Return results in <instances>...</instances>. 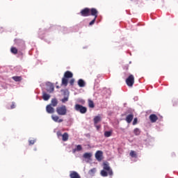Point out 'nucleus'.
Masks as SVG:
<instances>
[{"label": "nucleus", "mask_w": 178, "mask_h": 178, "mask_svg": "<svg viewBox=\"0 0 178 178\" xmlns=\"http://www.w3.org/2000/svg\"><path fill=\"white\" fill-rule=\"evenodd\" d=\"M101 120H102V119L101 118V116L99 115L95 116L93 119L94 124H98V123H99Z\"/></svg>", "instance_id": "14"}, {"label": "nucleus", "mask_w": 178, "mask_h": 178, "mask_svg": "<svg viewBox=\"0 0 178 178\" xmlns=\"http://www.w3.org/2000/svg\"><path fill=\"white\" fill-rule=\"evenodd\" d=\"M81 149H83V147H81V145H78L76 146V148L74 149L72 151H73V153L74 154V152H76V151H81Z\"/></svg>", "instance_id": "28"}, {"label": "nucleus", "mask_w": 178, "mask_h": 178, "mask_svg": "<svg viewBox=\"0 0 178 178\" xmlns=\"http://www.w3.org/2000/svg\"><path fill=\"white\" fill-rule=\"evenodd\" d=\"M46 111H47V113H55V108H54V107H52V106L51 104H48L46 106Z\"/></svg>", "instance_id": "8"}, {"label": "nucleus", "mask_w": 178, "mask_h": 178, "mask_svg": "<svg viewBox=\"0 0 178 178\" xmlns=\"http://www.w3.org/2000/svg\"><path fill=\"white\" fill-rule=\"evenodd\" d=\"M95 127H96L97 130H99L101 129V125H97V124H94Z\"/></svg>", "instance_id": "33"}, {"label": "nucleus", "mask_w": 178, "mask_h": 178, "mask_svg": "<svg viewBox=\"0 0 178 178\" xmlns=\"http://www.w3.org/2000/svg\"><path fill=\"white\" fill-rule=\"evenodd\" d=\"M101 175L103 177H106L108 176H113V171L109 166V164L107 163H104L103 164V170L101 171Z\"/></svg>", "instance_id": "1"}, {"label": "nucleus", "mask_w": 178, "mask_h": 178, "mask_svg": "<svg viewBox=\"0 0 178 178\" xmlns=\"http://www.w3.org/2000/svg\"><path fill=\"white\" fill-rule=\"evenodd\" d=\"M15 103L13 102L12 105H11V109H15Z\"/></svg>", "instance_id": "36"}, {"label": "nucleus", "mask_w": 178, "mask_h": 178, "mask_svg": "<svg viewBox=\"0 0 178 178\" xmlns=\"http://www.w3.org/2000/svg\"><path fill=\"white\" fill-rule=\"evenodd\" d=\"M13 80H14V81H22V76H13L12 77Z\"/></svg>", "instance_id": "24"}, {"label": "nucleus", "mask_w": 178, "mask_h": 178, "mask_svg": "<svg viewBox=\"0 0 178 178\" xmlns=\"http://www.w3.org/2000/svg\"><path fill=\"white\" fill-rule=\"evenodd\" d=\"M62 137H63V141H67V140H69V134L65 132L62 135Z\"/></svg>", "instance_id": "18"}, {"label": "nucleus", "mask_w": 178, "mask_h": 178, "mask_svg": "<svg viewBox=\"0 0 178 178\" xmlns=\"http://www.w3.org/2000/svg\"><path fill=\"white\" fill-rule=\"evenodd\" d=\"M112 136V131H106L104 132V137H111Z\"/></svg>", "instance_id": "25"}, {"label": "nucleus", "mask_w": 178, "mask_h": 178, "mask_svg": "<svg viewBox=\"0 0 178 178\" xmlns=\"http://www.w3.org/2000/svg\"><path fill=\"white\" fill-rule=\"evenodd\" d=\"M56 111L58 115H59L60 116H65L67 113V108L65 105L57 107Z\"/></svg>", "instance_id": "3"}, {"label": "nucleus", "mask_w": 178, "mask_h": 178, "mask_svg": "<svg viewBox=\"0 0 178 178\" xmlns=\"http://www.w3.org/2000/svg\"><path fill=\"white\" fill-rule=\"evenodd\" d=\"M10 52H11V54H13L14 55H16V54H17V49H16V47H12L10 48Z\"/></svg>", "instance_id": "23"}, {"label": "nucleus", "mask_w": 178, "mask_h": 178, "mask_svg": "<svg viewBox=\"0 0 178 178\" xmlns=\"http://www.w3.org/2000/svg\"><path fill=\"white\" fill-rule=\"evenodd\" d=\"M126 83L128 87H133V86H134V76L133 74H130L127 77L126 79Z\"/></svg>", "instance_id": "5"}, {"label": "nucleus", "mask_w": 178, "mask_h": 178, "mask_svg": "<svg viewBox=\"0 0 178 178\" xmlns=\"http://www.w3.org/2000/svg\"><path fill=\"white\" fill-rule=\"evenodd\" d=\"M67 101H69V97H65L61 99V102H63V104H65V102H67Z\"/></svg>", "instance_id": "30"}, {"label": "nucleus", "mask_w": 178, "mask_h": 178, "mask_svg": "<svg viewBox=\"0 0 178 178\" xmlns=\"http://www.w3.org/2000/svg\"><path fill=\"white\" fill-rule=\"evenodd\" d=\"M51 119L54 120V122H56V123H62L63 122V119H60L59 116L58 115H51Z\"/></svg>", "instance_id": "9"}, {"label": "nucleus", "mask_w": 178, "mask_h": 178, "mask_svg": "<svg viewBox=\"0 0 178 178\" xmlns=\"http://www.w3.org/2000/svg\"><path fill=\"white\" fill-rule=\"evenodd\" d=\"M74 108L75 111L80 112V113L84 114L87 113V107H84L80 104H76Z\"/></svg>", "instance_id": "4"}, {"label": "nucleus", "mask_w": 178, "mask_h": 178, "mask_svg": "<svg viewBox=\"0 0 178 178\" xmlns=\"http://www.w3.org/2000/svg\"><path fill=\"white\" fill-rule=\"evenodd\" d=\"M49 98H51V95L47 94V92H43L42 99H44V101H48Z\"/></svg>", "instance_id": "16"}, {"label": "nucleus", "mask_w": 178, "mask_h": 178, "mask_svg": "<svg viewBox=\"0 0 178 178\" xmlns=\"http://www.w3.org/2000/svg\"><path fill=\"white\" fill-rule=\"evenodd\" d=\"M95 172H97V169L96 168H92V169L89 170V174L90 175H94V173H95Z\"/></svg>", "instance_id": "29"}, {"label": "nucleus", "mask_w": 178, "mask_h": 178, "mask_svg": "<svg viewBox=\"0 0 178 178\" xmlns=\"http://www.w3.org/2000/svg\"><path fill=\"white\" fill-rule=\"evenodd\" d=\"M149 119L152 123H155L156 122V120H158V116H156L155 114H151Z\"/></svg>", "instance_id": "10"}, {"label": "nucleus", "mask_w": 178, "mask_h": 178, "mask_svg": "<svg viewBox=\"0 0 178 178\" xmlns=\"http://www.w3.org/2000/svg\"><path fill=\"white\" fill-rule=\"evenodd\" d=\"M88 104L89 108H95V105L94 104V102L91 99L88 100Z\"/></svg>", "instance_id": "20"}, {"label": "nucleus", "mask_w": 178, "mask_h": 178, "mask_svg": "<svg viewBox=\"0 0 178 178\" xmlns=\"http://www.w3.org/2000/svg\"><path fill=\"white\" fill-rule=\"evenodd\" d=\"M134 133L135 136H140V134H141V131L140 130V129L136 128L134 130Z\"/></svg>", "instance_id": "21"}, {"label": "nucleus", "mask_w": 178, "mask_h": 178, "mask_svg": "<svg viewBox=\"0 0 178 178\" xmlns=\"http://www.w3.org/2000/svg\"><path fill=\"white\" fill-rule=\"evenodd\" d=\"M54 85L49 82H48L47 83V92H54Z\"/></svg>", "instance_id": "7"}, {"label": "nucleus", "mask_w": 178, "mask_h": 178, "mask_svg": "<svg viewBox=\"0 0 178 178\" xmlns=\"http://www.w3.org/2000/svg\"><path fill=\"white\" fill-rule=\"evenodd\" d=\"M104 154V152H102V151L101 150H98L96 153H95V158L97 161H102V155Z\"/></svg>", "instance_id": "6"}, {"label": "nucleus", "mask_w": 178, "mask_h": 178, "mask_svg": "<svg viewBox=\"0 0 178 178\" xmlns=\"http://www.w3.org/2000/svg\"><path fill=\"white\" fill-rule=\"evenodd\" d=\"M129 155L131 156V158H137V153H136L135 151H131Z\"/></svg>", "instance_id": "26"}, {"label": "nucleus", "mask_w": 178, "mask_h": 178, "mask_svg": "<svg viewBox=\"0 0 178 178\" xmlns=\"http://www.w3.org/2000/svg\"><path fill=\"white\" fill-rule=\"evenodd\" d=\"M70 86H74V79H72L70 81Z\"/></svg>", "instance_id": "32"}, {"label": "nucleus", "mask_w": 178, "mask_h": 178, "mask_svg": "<svg viewBox=\"0 0 178 178\" xmlns=\"http://www.w3.org/2000/svg\"><path fill=\"white\" fill-rule=\"evenodd\" d=\"M50 105H51V106H58V99L56 98L52 99Z\"/></svg>", "instance_id": "17"}, {"label": "nucleus", "mask_w": 178, "mask_h": 178, "mask_svg": "<svg viewBox=\"0 0 178 178\" xmlns=\"http://www.w3.org/2000/svg\"><path fill=\"white\" fill-rule=\"evenodd\" d=\"M78 86L81 88L86 87V82L83 79H79Z\"/></svg>", "instance_id": "15"}, {"label": "nucleus", "mask_w": 178, "mask_h": 178, "mask_svg": "<svg viewBox=\"0 0 178 178\" xmlns=\"http://www.w3.org/2000/svg\"><path fill=\"white\" fill-rule=\"evenodd\" d=\"M92 16H94V19L89 23V26H92V24L95 23V20H97V18L98 17V13H96V15Z\"/></svg>", "instance_id": "19"}, {"label": "nucleus", "mask_w": 178, "mask_h": 178, "mask_svg": "<svg viewBox=\"0 0 178 178\" xmlns=\"http://www.w3.org/2000/svg\"><path fill=\"white\" fill-rule=\"evenodd\" d=\"M62 84L63 86H67V78H65V76L62 79Z\"/></svg>", "instance_id": "27"}, {"label": "nucleus", "mask_w": 178, "mask_h": 178, "mask_svg": "<svg viewBox=\"0 0 178 178\" xmlns=\"http://www.w3.org/2000/svg\"><path fill=\"white\" fill-rule=\"evenodd\" d=\"M35 140H29V145H34V144H35Z\"/></svg>", "instance_id": "31"}, {"label": "nucleus", "mask_w": 178, "mask_h": 178, "mask_svg": "<svg viewBox=\"0 0 178 178\" xmlns=\"http://www.w3.org/2000/svg\"><path fill=\"white\" fill-rule=\"evenodd\" d=\"M92 156V154L91 153H85L83 154V158H85V159H90V158H91Z\"/></svg>", "instance_id": "22"}, {"label": "nucleus", "mask_w": 178, "mask_h": 178, "mask_svg": "<svg viewBox=\"0 0 178 178\" xmlns=\"http://www.w3.org/2000/svg\"><path fill=\"white\" fill-rule=\"evenodd\" d=\"M96 13H98V10H97L96 8H85L83 10H81V15H82L83 17H87L88 16L95 15Z\"/></svg>", "instance_id": "2"}, {"label": "nucleus", "mask_w": 178, "mask_h": 178, "mask_svg": "<svg viewBox=\"0 0 178 178\" xmlns=\"http://www.w3.org/2000/svg\"><path fill=\"white\" fill-rule=\"evenodd\" d=\"M134 118V115L129 114V115H127L125 120H126L127 123H131Z\"/></svg>", "instance_id": "12"}, {"label": "nucleus", "mask_w": 178, "mask_h": 178, "mask_svg": "<svg viewBox=\"0 0 178 178\" xmlns=\"http://www.w3.org/2000/svg\"><path fill=\"white\" fill-rule=\"evenodd\" d=\"M64 77L65 79H72V77H73V73L70 71H67L64 74Z\"/></svg>", "instance_id": "13"}, {"label": "nucleus", "mask_w": 178, "mask_h": 178, "mask_svg": "<svg viewBox=\"0 0 178 178\" xmlns=\"http://www.w3.org/2000/svg\"><path fill=\"white\" fill-rule=\"evenodd\" d=\"M57 136H58V137H60V136L62 137L63 135H62V134L60 133V131H58V132H57Z\"/></svg>", "instance_id": "35"}, {"label": "nucleus", "mask_w": 178, "mask_h": 178, "mask_svg": "<svg viewBox=\"0 0 178 178\" xmlns=\"http://www.w3.org/2000/svg\"><path fill=\"white\" fill-rule=\"evenodd\" d=\"M137 122H138L137 118H134V121H133V125L134 126V125L137 124Z\"/></svg>", "instance_id": "34"}, {"label": "nucleus", "mask_w": 178, "mask_h": 178, "mask_svg": "<svg viewBox=\"0 0 178 178\" xmlns=\"http://www.w3.org/2000/svg\"><path fill=\"white\" fill-rule=\"evenodd\" d=\"M70 178H81V177H80V175H79V173H77V172L76 171H71L70 174Z\"/></svg>", "instance_id": "11"}]
</instances>
